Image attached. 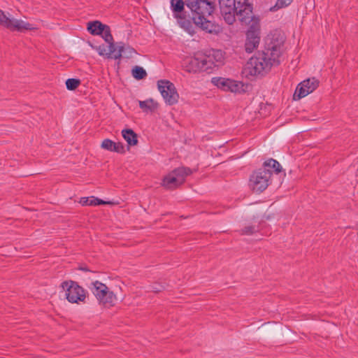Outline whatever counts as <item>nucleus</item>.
I'll use <instances>...</instances> for the list:
<instances>
[{
  "instance_id": "obj_11",
  "label": "nucleus",
  "mask_w": 358,
  "mask_h": 358,
  "mask_svg": "<svg viewBox=\"0 0 358 358\" xmlns=\"http://www.w3.org/2000/svg\"><path fill=\"white\" fill-rule=\"evenodd\" d=\"M211 82L217 88L224 92L238 94L245 92V85L241 81L228 78L216 77L213 78Z\"/></svg>"
},
{
  "instance_id": "obj_9",
  "label": "nucleus",
  "mask_w": 358,
  "mask_h": 358,
  "mask_svg": "<svg viewBox=\"0 0 358 358\" xmlns=\"http://www.w3.org/2000/svg\"><path fill=\"white\" fill-rule=\"evenodd\" d=\"M191 173V170L188 168L176 169L164 178L162 185L167 189L176 188L182 184L185 177L190 175Z\"/></svg>"
},
{
  "instance_id": "obj_22",
  "label": "nucleus",
  "mask_w": 358,
  "mask_h": 358,
  "mask_svg": "<svg viewBox=\"0 0 358 358\" xmlns=\"http://www.w3.org/2000/svg\"><path fill=\"white\" fill-rule=\"evenodd\" d=\"M140 108L145 112L153 111L157 108V103L152 99L139 101Z\"/></svg>"
},
{
  "instance_id": "obj_10",
  "label": "nucleus",
  "mask_w": 358,
  "mask_h": 358,
  "mask_svg": "<svg viewBox=\"0 0 358 358\" xmlns=\"http://www.w3.org/2000/svg\"><path fill=\"white\" fill-rule=\"evenodd\" d=\"M157 88L167 105L172 106L178 102L179 94L173 83L168 80H159Z\"/></svg>"
},
{
  "instance_id": "obj_31",
  "label": "nucleus",
  "mask_w": 358,
  "mask_h": 358,
  "mask_svg": "<svg viewBox=\"0 0 358 358\" xmlns=\"http://www.w3.org/2000/svg\"><path fill=\"white\" fill-rule=\"evenodd\" d=\"M255 231H256V229H255V227H254L249 226V227H245L243 229V233L244 234L249 235V234H252V233H254Z\"/></svg>"
},
{
  "instance_id": "obj_12",
  "label": "nucleus",
  "mask_w": 358,
  "mask_h": 358,
  "mask_svg": "<svg viewBox=\"0 0 358 358\" xmlns=\"http://www.w3.org/2000/svg\"><path fill=\"white\" fill-rule=\"evenodd\" d=\"M318 85L319 81L315 78L304 80L298 85L294 96L299 99L305 97L315 90Z\"/></svg>"
},
{
  "instance_id": "obj_25",
  "label": "nucleus",
  "mask_w": 358,
  "mask_h": 358,
  "mask_svg": "<svg viewBox=\"0 0 358 358\" xmlns=\"http://www.w3.org/2000/svg\"><path fill=\"white\" fill-rule=\"evenodd\" d=\"M100 35H101L102 38L106 43L113 41V36L110 33V29L108 25L105 26L104 30H103V32H101Z\"/></svg>"
},
{
  "instance_id": "obj_1",
  "label": "nucleus",
  "mask_w": 358,
  "mask_h": 358,
  "mask_svg": "<svg viewBox=\"0 0 358 358\" xmlns=\"http://www.w3.org/2000/svg\"><path fill=\"white\" fill-rule=\"evenodd\" d=\"M284 41L279 34L268 35L265 50L252 56L247 62L245 70L250 76H257L268 71L272 66L279 64L284 50Z\"/></svg>"
},
{
  "instance_id": "obj_16",
  "label": "nucleus",
  "mask_w": 358,
  "mask_h": 358,
  "mask_svg": "<svg viewBox=\"0 0 358 358\" xmlns=\"http://www.w3.org/2000/svg\"><path fill=\"white\" fill-rule=\"evenodd\" d=\"M101 146L103 149L112 152L118 153H124L125 152L124 146L122 143H115L108 138L103 141Z\"/></svg>"
},
{
  "instance_id": "obj_24",
  "label": "nucleus",
  "mask_w": 358,
  "mask_h": 358,
  "mask_svg": "<svg viewBox=\"0 0 358 358\" xmlns=\"http://www.w3.org/2000/svg\"><path fill=\"white\" fill-rule=\"evenodd\" d=\"M133 77L136 80H141L146 77L147 73L145 70L141 66H135L131 71Z\"/></svg>"
},
{
  "instance_id": "obj_27",
  "label": "nucleus",
  "mask_w": 358,
  "mask_h": 358,
  "mask_svg": "<svg viewBox=\"0 0 358 358\" xmlns=\"http://www.w3.org/2000/svg\"><path fill=\"white\" fill-rule=\"evenodd\" d=\"M80 80L75 78H69L66 81V88L69 90L76 89L80 85Z\"/></svg>"
},
{
  "instance_id": "obj_21",
  "label": "nucleus",
  "mask_w": 358,
  "mask_h": 358,
  "mask_svg": "<svg viewBox=\"0 0 358 358\" xmlns=\"http://www.w3.org/2000/svg\"><path fill=\"white\" fill-rule=\"evenodd\" d=\"M171 5L174 13V17H176V15H182L184 7L186 6V0H171Z\"/></svg>"
},
{
  "instance_id": "obj_7",
  "label": "nucleus",
  "mask_w": 358,
  "mask_h": 358,
  "mask_svg": "<svg viewBox=\"0 0 358 358\" xmlns=\"http://www.w3.org/2000/svg\"><path fill=\"white\" fill-rule=\"evenodd\" d=\"M271 171L268 169H259L252 173L249 180V187L254 192L260 193L268 186Z\"/></svg>"
},
{
  "instance_id": "obj_6",
  "label": "nucleus",
  "mask_w": 358,
  "mask_h": 358,
  "mask_svg": "<svg viewBox=\"0 0 358 358\" xmlns=\"http://www.w3.org/2000/svg\"><path fill=\"white\" fill-rule=\"evenodd\" d=\"M245 24L250 26L246 34L245 49L247 52L251 53L258 48L260 42L259 18L253 15L252 20Z\"/></svg>"
},
{
  "instance_id": "obj_23",
  "label": "nucleus",
  "mask_w": 358,
  "mask_h": 358,
  "mask_svg": "<svg viewBox=\"0 0 358 358\" xmlns=\"http://www.w3.org/2000/svg\"><path fill=\"white\" fill-rule=\"evenodd\" d=\"M264 169L268 167L273 169V171L278 173L281 171V166L278 161L273 159H269L264 162Z\"/></svg>"
},
{
  "instance_id": "obj_32",
  "label": "nucleus",
  "mask_w": 358,
  "mask_h": 358,
  "mask_svg": "<svg viewBox=\"0 0 358 358\" xmlns=\"http://www.w3.org/2000/svg\"><path fill=\"white\" fill-rule=\"evenodd\" d=\"M80 269L83 271H89V270L87 268L82 267V268H80Z\"/></svg>"
},
{
  "instance_id": "obj_3",
  "label": "nucleus",
  "mask_w": 358,
  "mask_h": 358,
  "mask_svg": "<svg viewBox=\"0 0 358 358\" xmlns=\"http://www.w3.org/2000/svg\"><path fill=\"white\" fill-rule=\"evenodd\" d=\"M186 6L192 11V20L196 26L208 33L217 31V27L206 19L214 10L213 2L208 0H186Z\"/></svg>"
},
{
  "instance_id": "obj_8",
  "label": "nucleus",
  "mask_w": 358,
  "mask_h": 358,
  "mask_svg": "<svg viewBox=\"0 0 358 358\" xmlns=\"http://www.w3.org/2000/svg\"><path fill=\"white\" fill-rule=\"evenodd\" d=\"M61 287L65 292L66 299L70 303L83 302L86 298L85 289L74 281H64L61 284Z\"/></svg>"
},
{
  "instance_id": "obj_18",
  "label": "nucleus",
  "mask_w": 358,
  "mask_h": 358,
  "mask_svg": "<svg viewBox=\"0 0 358 358\" xmlns=\"http://www.w3.org/2000/svg\"><path fill=\"white\" fill-rule=\"evenodd\" d=\"M123 138L129 146H134L138 143L137 134L131 129H125L122 131Z\"/></svg>"
},
{
  "instance_id": "obj_28",
  "label": "nucleus",
  "mask_w": 358,
  "mask_h": 358,
  "mask_svg": "<svg viewBox=\"0 0 358 358\" xmlns=\"http://www.w3.org/2000/svg\"><path fill=\"white\" fill-rule=\"evenodd\" d=\"M108 58H113L114 54H116L117 52V43H114V41H112L111 42H108Z\"/></svg>"
},
{
  "instance_id": "obj_4",
  "label": "nucleus",
  "mask_w": 358,
  "mask_h": 358,
  "mask_svg": "<svg viewBox=\"0 0 358 358\" xmlns=\"http://www.w3.org/2000/svg\"><path fill=\"white\" fill-rule=\"evenodd\" d=\"M94 274V272H90L89 278H92V275ZM88 288L96 297L99 304L107 308L115 305L117 296L105 284L99 280H92L90 284L88 285Z\"/></svg>"
},
{
  "instance_id": "obj_13",
  "label": "nucleus",
  "mask_w": 358,
  "mask_h": 358,
  "mask_svg": "<svg viewBox=\"0 0 358 358\" xmlns=\"http://www.w3.org/2000/svg\"><path fill=\"white\" fill-rule=\"evenodd\" d=\"M6 27L11 31L20 32L36 29L34 24L13 17L9 18L7 24H6Z\"/></svg>"
},
{
  "instance_id": "obj_15",
  "label": "nucleus",
  "mask_w": 358,
  "mask_h": 358,
  "mask_svg": "<svg viewBox=\"0 0 358 358\" xmlns=\"http://www.w3.org/2000/svg\"><path fill=\"white\" fill-rule=\"evenodd\" d=\"M175 17L177 19L178 24L182 29L189 34H193L194 33V24H195L192 20V17H187L183 14L176 15Z\"/></svg>"
},
{
  "instance_id": "obj_14",
  "label": "nucleus",
  "mask_w": 358,
  "mask_h": 358,
  "mask_svg": "<svg viewBox=\"0 0 358 358\" xmlns=\"http://www.w3.org/2000/svg\"><path fill=\"white\" fill-rule=\"evenodd\" d=\"M117 52L113 57L114 59H120L122 55L126 58H131L136 53L133 48L125 45L122 42L117 43Z\"/></svg>"
},
{
  "instance_id": "obj_2",
  "label": "nucleus",
  "mask_w": 358,
  "mask_h": 358,
  "mask_svg": "<svg viewBox=\"0 0 358 358\" xmlns=\"http://www.w3.org/2000/svg\"><path fill=\"white\" fill-rule=\"evenodd\" d=\"M221 14L228 24H233L236 15L242 23H249L253 12L249 0H219Z\"/></svg>"
},
{
  "instance_id": "obj_30",
  "label": "nucleus",
  "mask_w": 358,
  "mask_h": 358,
  "mask_svg": "<svg viewBox=\"0 0 358 358\" xmlns=\"http://www.w3.org/2000/svg\"><path fill=\"white\" fill-rule=\"evenodd\" d=\"M8 17H7L4 13L0 10V24L6 27V24H7V21L9 20Z\"/></svg>"
},
{
  "instance_id": "obj_29",
  "label": "nucleus",
  "mask_w": 358,
  "mask_h": 358,
  "mask_svg": "<svg viewBox=\"0 0 358 358\" xmlns=\"http://www.w3.org/2000/svg\"><path fill=\"white\" fill-rule=\"evenodd\" d=\"M96 50L98 52L99 55H101V56H106L107 58H108V47L102 45L98 46L96 48Z\"/></svg>"
},
{
  "instance_id": "obj_19",
  "label": "nucleus",
  "mask_w": 358,
  "mask_h": 358,
  "mask_svg": "<svg viewBox=\"0 0 358 358\" xmlns=\"http://www.w3.org/2000/svg\"><path fill=\"white\" fill-rule=\"evenodd\" d=\"M106 24L99 21L90 22L87 24V30L92 35H99L104 30Z\"/></svg>"
},
{
  "instance_id": "obj_5",
  "label": "nucleus",
  "mask_w": 358,
  "mask_h": 358,
  "mask_svg": "<svg viewBox=\"0 0 358 358\" xmlns=\"http://www.w3.org/2000/svg\"><path fill=\"white\" fill-rule=\"evenodd\" d=\"M212 62L206 55L197 52L194 57L186 59L183 63L184 69L189 73L210 72Z\"/></svg>"
},
{
  "instance_id": "obj_20",
  "label": "nucleus",
  "mask_w": 358,
  "mask_h": 358,
  "mask_svg": "<svg viewBox=\"0 0 358 358\" xmlns=\"http://www.w3.org/2000/svg\"><path fill=\"white\" fill-rule=\"evenodd\" d=\"M80 203L83 206H97L101 204H110L109 201H104L94 196L81 198Z\"/></svg>"
},
{
  "instance_id": "obj_26",
  "label": "nucleus",
  "mask_w": 358,
  "mask_h": 358,
  "mask_svg": "<svg viewBox=\"0 0 358 358\" xmlns=\"http://www.w3.org/2000/svg\"><path fill=\"white\" fill-rule=\"evenodd\" d=\"M292 2V0H278L275 5L271 8V11H275L279 8L287 7Z\"/></svg>"
},
{
  "instance_id": "obj_17",
  "label": "nucleus",
  "mask_w": 358,
  "mask_h": 358,
  "mask_svg": "<svg viewBox=\"0 0 358 358\" xmlns=\"http://www.w3.org/2000/svg\"><path fill=\"white\" fill-rule=\"evenodd\" d=\"M207 57L212 62L211 71L215 67L222 65L224 63V56L222 50H213Z\"/></svg>"
}]
</instances>
